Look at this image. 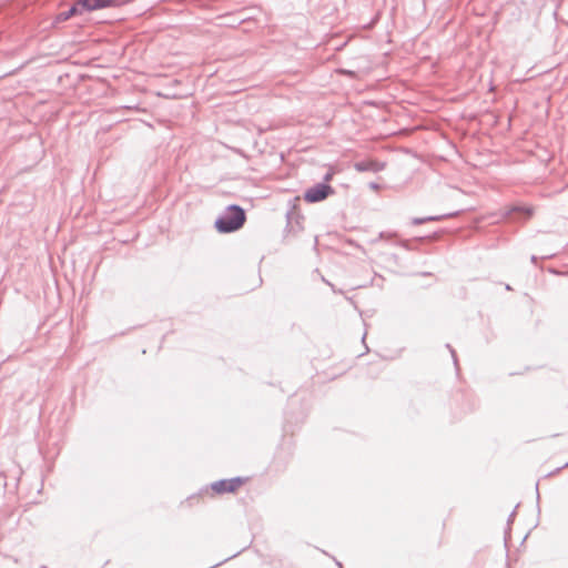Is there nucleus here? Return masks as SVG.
Wrapping results in <instances>:
<instances>
[{"mask_svg": "<svg viewBox=\"0 0 568 568\" xmlns=\"http://www.w3.org/2000/svg\"><path fill=\"white\" fill-rule=\"evenodd\" d=\"M245 222V210L239 204H230L216 217L214 227L220 234H229L242 229Z\"/></svg>", "mask_w": 568, "mask_h": 568, "instance_id": "1", "label": "nucleus"}, {"mask_svg": "<svg viewBox=\"0 0 568 568\" xmlns=\"http://www.w3.org/2000/svg\"><path fill=\"white\" fill-rule=\"evenodd\" d=\"M243 477H233V478H224L212 483L210 486L202 487L196 494L189 496L185 500L190 506L193 505L194 500H199L200 498L211 495L210 490L214 494L223 495L226 493H235L243 484Z\"/></svg>", "mask_w": 568, "mask_h": 568, "instance_id": "2", "label": "nucleus"}, {"mask_svg": "<svg viewBox=\"0 0 568 568\" xmlns=\"http://www.w3.org/2000/svg\"><path fill=\"white\" fill-rule=\"evenodd\" d=\"M535 213L534 206L525 204H511L505 206L499 212L501 220H507L515 223H524L532 217Z\"/></svg>", "mask_w": 568, "mask_h": 568, "instance_id": "3", "label": "nucleus"}, {"mask_svg": "<svg viewBox=\"0 0 568 568\" xmlns=\"http://www.w3.org/2000/svg\"><path fill=\"white\" fill-rule=\"evenodd\" d=\"M335 190L325 182H320L305 190L303 199L307 203H318L334 194Z\"/></svg>", "mask_w": 568, "mask_h": 568, "instance_id": "4", "label": "nucleus"}, {"mask_svg": "<svg viewBox=\"0 0 568 568\" xmlns=\"http://www.w3.org/2000/svg\"><path fill=\"white\" fill-rule=\"evenodd\" d=\"M385 168V163L374 160H362L354 163V169L357 172H381Z\"/></svg>", "mask_w": 568, "mask_h": 568, "instance_id": "5", "label": "nucleus"}, {"mask_svg": "<svg viewBox=\"0 0 568 568\" xmlns=\"http://www.w3.org/2000/svg\"><path fill=\"white\" fill-rule=\"evenodd\" d=\"M458 214H459V211L445 213V214H438V215H428V216H424V217H413L412 224L413 225H422L427 222H439V221H444L446 219L457 216Z\"/></svg>", "mask_w": 568, "mask_h": 568, "instance_id": "6", "label": "nucleus"}, {"mask_svg": "<svg viewBox=\"0 0 568 568\" xmlns=\"http://www.w3.org/2000/svg\"><path fill=\"white\" fill-rule=\"evenodd\" d=\"M82 14L81 9L78 6V1L74 2L69 9L59 12L55 17V22H64L72 17Z\"/></svg>", "mask_w": 568, "mask_h": 568, "instance_id": "7", "label": "nucleus"}, {"mask_svg": "<svg viewBox=\"0 0 568 568\" xmlns=\"http://www.w3.org/2000/svg\"><path fill=\"white\" fill-rule=\"evenodd\" d=\"M518 507V505L516 506ZM516 509L515 508L508 516L507 518V529L505 530V537H504V541H505V547H506V551H508V542L511 538V535H510V525L511 523L514 521L515 517H516Z\"/></svg>", "mask_w": 568, "mask_h": 568, "instance_id": "8", "label": "nucleus"}, {"mask_svg": "<svg viewBox=\"0 0 568 568\" xmlns=\"http://www.w3.org/2000/svg\"><path fill=\"white\" fill-rule=\"evenodd\" d=\"M97 3L98 2L94 0H79L78 1V6L81 9L82 13L85 11L91 12L94 10H99Z\"/></svg>", "mask_w": 568, "mask_h": 568, "instance_id": "9", "label": "nucleus"}, {"mask_svg": "<svg viewBox=\"0 0 568 568\" xmlns=\"http://www.w3.org/2000/svg\"><path fill=\"white\" fill-rule=\"evenodd\" d=\"M446 347L449 349V352L452 354V357H453V361H454V365L458 369V359H457V355H456L455 349L449 344H446Z\"/></svg>", "mask_w": 568, "mask_h": 568, "instance_id": "10", "label": "nucleus"}, {"mask_svg": "<svg viewBox=\"0 0 568 568\" xmlns=\"http://www.w3.org/2000/svg\"><path fill=\"white\" fill-rule=\"evenodd\" d=\"M393 237H397V233H395V232H381L379 233V239L389 240V239H393Z\"/></svg>", "mask_w": 568, "mask_h": 568, "instance_id": "11", "label": "nucleus"}, {"mask_svg": "<svg viewBox=\"0 0 568 568\" xmlns=\"http://www.w3.org/2000/svg\"><path fill=\"white\" fill-rule=\"evenodd\" d=\"M397 245L404 247L405 250H412V246L409 244V241H406V240H399L396 242Z\"/></svg>", "mask_w": 568, "mask_h": 568, "instance_id": "12", "label": "nucleus"}, {"mask_svg": "<svg viewBox=\"0 0 568 568\" xmlns=\"http://www.w3.org/2000/svg\"><path fill=\"white\" fill-rule=\"evenodd\" d=\"M333 175H334V172H333V171H328V172H326V174L324 175V178H323V181H322V182L328 183V182L333 179Z\"/></svg>", "mask_w": 568, "mask_h": 568, "instance_id": "13", "label": "nucleus"}, {"mask_svg": "<svg viewBox=\"0 0 568 568\" xmlns=\"http://www.w3.org/2000/svg\"><path fill=\"white\" fill-rule=\"evenodd\" d=\"M368 186H369V189H372L374 191H377V190L381 189V185L378 183H376V182H369Z\"/></svg>", "mask_w": 568, "mask_h": 568, "instance_id": "14", "label": "nucleus"}, {"mask_svg": "<svg viewBox=\"0 0 568 568\" xmlns=\"http://www.w3.org/2000/svg\"><path fill=\"white\" fill-rule=\"evenodd\" d=\"M530 261H531V263L536 264V262H537V256H536V255H531Z\"/></svg>", "mask_w": 568, "mask_h": 568, "instance_id": "15", "label": "nucleus"}, {"mask_svg": "<svg viewBox=\"0 0 568 568\" xmlns=\"http://www.w3.org/2000/svg\"><path fill=\"white\" fill-rule=\"evenodd\" d=\"M536 493H537V499L539 500L540 494H539V490H538V483L536 484Z\"/></svg>", "mask_w": 568, "mask_h": 568, "instance_id": "16", "label": "nucleus"}, {"mask_svg": "<svg viewBox=\"0 0 568 568\" xmlns=\"http://www.w3.org/2000/svg\"><path fill=\"white\" fill-rule=\"evenodd\" d=\"M505 288H506L507 291H511V290H513V288H511V286H510L509 284H506V285H505Z\"/></svg>", "mask_w": 568, "mask_h": 568, "instance_id": "17", "label": "nucleus"}, {"mask_svg": "<svg viewBox=\"0 0 568 568\" xmlns=\"http://www.w3.org/2000/svg\"><path fill=\"white\" fill-rule=\"evenodd\" d=\"M432 237L437 239V237H438V233H437V232H434V233H433V235H432Z\"/></svg>", "mask_w": 568, "mask_h": 568, "instance_id": "18", "label": "nucleus"}, {"mask_svg": "<svg viewBox=\"0 0 568 568\" xmlns=\"http://www.w3.org/2000/svg\"><path fill=\"white\" fill-rule=\"evenodd\" d=\"M417 240H418V241H420V242H423V241H425V240H426V237H425V236H422V237H418Z\"/></svg>", "mask_w": 568, "mask_h": 568, "instance_id": "19", "label": "nucleus"}, {"mask_svg": "<svg viewBox=\"0 0 568 568\" xmlns=\"http://www.w3.org/2000/svg\"><path fill=\"white\" fill-rule=\"evenodd\" d=\"M336 564H337V566H338L339 568H343V567H342V564H341L339 561H336Z\"/></svg>", "mask_w": 568, "mask_h": 568, "instance_id": "20", "label": "nucleus"}, {"mask_svg": "<svg viewBox=\"0 0 568 568\" xmlns=\"http://www.w3.org/2000/svg\"><path fill=\"white\" fill-rule=\"evenodd\" d=\"M566 467H568V462L561 468H566Z\"/></svg>", "mask_w": 568, "mask_h": 568, "instance_id": "21", "label": "nucleus"}]
</instances>
